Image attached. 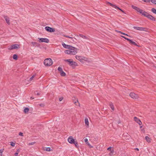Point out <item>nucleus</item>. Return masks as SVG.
Returning <instances> with one entry per match:
<instances>
[{
  "label": "nucleus",
  "instance_id": "nucleus-1",
  "mask_svg": "<svg viewBox=\"0 0 156 156\" xmlns=\"http://www.w3.org/2000/svg\"><path fill=\"white\" fill-rule=\"evenodd\" d=\"M132 6L133 8L135 9L140 13L142 15L147 17L149 15L148 13L135 6L132 5Z\"/></svg>",
  "mask_w": 156,
  "mask_h": 156
},
{
  "label": "nucleus",
  "instance_id": "nucleus-2",
  "mask_svg": "<svg viewBox=\"0 0 156 156\" xmlns=\"http://www.w3.org/2000/svg\"><path fill=\"white\" fill-rule=\"evenodd\" d=\"M44 63L46 66H50L52 65L53 62L51 58H48L44 60Z\"/></svg>",
  "mask_w": 156,
  "mask_h": 156
},
{
  "label": "nucleus",
  "instance_id": "nucleus-3",
  "mask_svg": "<svg viewBox=\"0 0 156 156\" xmlns=\"http://www.w3.org/2000/svg\"><path fill=\"white\" fill-rule=\"evenodd\" d=\"M64 61L67 63H68V64L70 66H72L74 65L75 66H77V63L73 61L72 59H68L64 60Z\"/></svg>",
  "mask_w": 156,
  "mask_h": 156
},
{
  "label": "nucleus",
  "instance_id": "nucleus-4",
  "mask_svg": "<svg viewBox=\"0 0 156 156\" xmlns=\"http://www.w3.org/2000/svg\"><path fill=\"white\" fill-rule=\"evenodd\" d=\"M69 49H70L72 55H75L77 53L78 49L76 48L71 46Z\"/></svg>",
  "mask_w": 156,
  "mask_h": 156
},
{
  "label": "nucleus",
  "instance_id": "nucleus-5",
  "mask_svg": "<svg viewBox=\"0 0 156 156\" xmlns=\"http://www.w3.org/2000/svg\"><path fill=\"white\" fill-rule=\"evenodd\" d=\"M20 48V46L19 44H12L10 47H8V49L9 50H11L13 49H16L19 48Z\"/></svg>",
  "mask_w": 156,
  "mask_h": 156
},
{
  "label": "nucleus",
  "instance_id": "nucleus-6",
  "mask_svg": "<svg viewBox=\"0 0 156 156\" xmlns=\"http://www.w3.org/2000/svg\"><path fill=\"white\" fill-rule=\"evenodd\" d=\"M107 4H108L109 5L113 7V8H114L116 9H119L122 12L124 13V11L120 9L119 7H118L117 6H116L115 5L113 4L112 3H111L109 2H107Z\"/></svg>",
  "mask_w": 156,
  "mask_h": 156
},
{
  "label": "nucleus",
  "instance_id": "nucleus-7",
  "mask_svg": "<svg viewBox=\"0 0 156 156\" xmlns=\"http://www.w3.org/2000/svg\"><path fill=\"white\" fill-rule=\"evenodd\" d=\"M39 40L38 41L39 42H45L48 43L49 42V40L46 38H38Z\"/></svg>",
  "mask_w": 156,
  "mask_h": 156
},
{
  "label": "nucleus",
  "instance_id": "nucleus-8",
  "mask_svg": "<svg viewBox=\"0 0 156 156\" xmlns=\"http://www.w3.org/2000/svg\"><path fill=\"white\" fill-rule=\"evenodd\" d=\"M75 58L79 60L81 62H83L85 60L84 58H85L83 57L78 55H76L75 56Z\"/></svg>",
  "mask_w": 156,
  "mask_h": 156
},
{
  "label": "nucleus",
  "instance_id": "nucleus-9",
  "mask_svg": "<svg viewBox=\"0 0 156 156\" xmlns=\"http://www.w3.org/2000/svg\"><path fill=\"white\" fill-rule=\"evenodd\" d=\"M133 28L134 29H136L137 30L140 31H147V29L146 28L139 27H134Z\"/></svg>",
  "mask_w": 156,
  "mask_h": 156
},
{
  "label": "nucleus",
  "instance_id": "nucleus-10",
  "mask_svg": "<svg viewBox=\"0 0 156 156\" xmlns=\"http://www.w3.org/2000/svg\"><path fill=\"white\" fill-rule=\"evenodd\" d=\"M130 96L133 99H137L138 98V96L134 93L131 92L129 94Z\"/></svg>",
  "mask_w": 156,
  "mask_h": 156
},
{
  "label": "nucleus",
  "instance_id": "nucleus-11",
  "mask_svg": "<svg viewBox=\"0 0 156 156\" xmlns=\"http://www.w3.org/2000/svg\"><path fill=\"white\" fill-rule=\"evenodd\" d=\"M121 37H122L124 38L125 39L127 40L128 41H129V43L131 44H132L134 45H136V44L135 42L132 41L131 40H130L127 38H126V37H125L123 36H121Z\"/></svg>",
  "mask_w": 156,
  "mask_h": 156
},
{
  "label": "nucleus",
  "instance_id": "nucleus-12",
  "mask_svg": "<svg viewBox=\"0 0 156 156\" xmlns=\"http://www.w3.org/2000/svg\"><path fill=\"white\" fill-rule=\"evenodd\" d=\"M45 30L47 31L52 32L55 31L54 29L48 27H46L45 28Z\"/></svg>",
  "mask_w": 156,
  "mask_h": 156
},
{
  "label": "nucleus",
  "instance_id": "nucleus-13",
  "mask_svg": "<svg viewBox=\"0 0 156 156\" xmlns=\"http://www.w3.org/2000/svg\"><path fill=\"white\" fill-rule=\"evenodd\" d=\"M68 142L71 144H73L75 141L74 140L72 136H69L68 139Z\"/></svg>",
  "mask_w": 156,
  "mask_h": 156
},
{
  "label": "nucleus",
  "instance_id": "nucleus-14",
  "mask_svg": "<svg viewBox=\"0 0 156 156\" xmlns=\"http://www.w3.org/2000/svg\"><path fill=\"white\" fill-rule=\"evenodd\" d=\"M134 120L136 122L138 123L140 125H141L142 124V123L141 121L136 117H135L134 118Z\"/></svg>",
  "mask_w": 156,
  "mask_h": 156
},
{
  "label": "nucleus",
  "instance_id": "nucleus-15",
  "mask_svg": "<svg viewBox=\"0 0 156 156\" xmlns=\"http://www.w3.org/2000/svg\"><path fill=\"white\" fill-rule=\"evenodd\" d=\"M75 99L73 100L74 103L77 106H80V103L79 102L78 99L77 98H74Z\"/></svg>",
  "mask_w": 156,
  "mask_h": 156
},
{
  "label": "nucleus",
  "instance_id": "nucleus-16",
  "mask_svg": "<svg viewBox=\"0 0 156 156\" xmlns=\"http://www.w3.org/2000/svg\"><path fill=\"white\" fill-rule=\"evenodd\" d=\"M62 45L63 46L64 48H67L68 49H69V47H70L71 46H70V45H67V44H66L63 42H62Z\"/></svg>",
  "mask_w": 156,
  "mask_h": 156
},
{
  "label": "nucleus",
  "instance_id": "nucleus-17",
  "mask_svg": "<svg viewBox=\"0 0 156 156\" xmlns=\"http://www.w3.org/2000/svg\"><path fill=\"white\" fill-rule=\"evenodd\" d=\"M147 18L149 19L152 21H155V18L154 17H153L152 16L150 15L149 14L148 15Z\"/></svg>",
  "mask_w": 156,
  "mask_h": 156
},
{
  "label": "nucleus",
  "instance_id": "nucleus-18",
  "mask_svg": "<svg viewBox=\"0 0 156 156\" xmlns=\"http://www.w3.org/2000/svg\"><path fill=\"white\" fill-rule=\"evenodd\" d=\"M145 139L148 143H151V139L148 136L145 137Z\"/></svg>",
  "mask_w": 156,
  "mask_h": 156
},
{
  "label": "nucleus",
  "instance_id": "nucleus-19",
  "mask_svg": "<svg viewBox=\"0 0 156 156\" xmlns=\"http://www.w3.org/2000/svg\"><path fill=\"white\" fill-rule=\"evenodd\" d=\"M4 18L5 19V20L6 21V23L8 24L9 25L10 24L9 22V17L7 16H5Z\"/></svg>",
  "mask_w": 156,
  "mask_h": 156
},
{
  "label": "nucleus",
  "instance_id": "nucleus-20",
  "mask_svg": "<svg viewBox=\"0 0 156 156\" xmlns=\"http://www.w3.org/2000/svg\"><path fill=\"white\" fill-rule=\"evenodd\" d=\"M84 122H85V123L86 125L87 126H89V122L88 120V119L87 118H86L85 119Z\"/></svg>",
  "mask_w": 156,
  "mask_h": 156
},
{
  "label": "nucleus",
  "instance_id": "nucleus-21",
  "mask_svg": "<svg viewBox=\"0 0 156 156\" xmlns=\"http://www.w3.org/2000/svg\"><path fill=\"white\" fill-rule=\"evenodd\" d=\"M64 52L66 54L71 55V53L69 49H68V50H65L64 51Z\"/></svg>",
  "mask_w": 156,
  "mask_h": 156
},
{
  "label": "nucleus",
  "instance_id": "nucleus-22",
  "mask_svg": "<svg viewBox=\"0 0 156 156\" xmlns=\"http://www.w3.org/2000/svg\"><path fill=\"white\" fill-rule=\"evenodd\" d=\"M43 150L47 151H51V148L49 147H44L43 148Z\"/></svg>",
  "mask_w": 156,
  "mask_h": 156
},
{
  "label": "nucleus",
  "instance_id": "nucleus-23",
  "mask_svg": "<svg viewBox=\"0 0 156 156\" xmlns=\"http://www.w3.org/2000/svg\"><path fill=\"white\" fill-rule=\"evenodd\" d=\"M29 111V109L28 108H26L24 109L23 112L25 113H27Z\"/></svg>",
  "mask_w": 156,
  "mask_h": 156
},
{
  "label": "nucleus",
  "instance_id": "nucleus-24",
  "mask_svg": "<svg viewBox=\"0 0 156 156\" xmlns=\"http://www.w3.org/2000/svg\"><path fill=\"white\" fill-rule=\"evenodd\" d=\"M117 32L119 33H121L122 34H123L124 35H126L127 36H129V35L126 34L125 33H123V32H121V31H118V30H115Z\"/></svg>",
  "mask_w": 156,
  "mask_h": 156
},
{
  "label": "nucleus",
  "instance_id": "nucleus-25",
  "mask_svg": "<svg viewBox=\"0 0 156 156\" xmlns=\"http://www.w3.org/2000/svg\"><path fill=\"white\" fill-rule=\"evenodd\" d=\"M60 73V75L62 76H65L66 75V73H65L63 71H61L60 72V73Z\"/></svg>",
  "mask_w": 156,
  "mask_h": 156
},
{
  "label": "nucleus",
  "instance_id": "nucleus-26",
  "mask_svg": "<svg viewBox=\"0 0 156 156\" xmlns=\"http://www.w3.org/2000/svg\"><path fill=\"white\" fill-rule=\"evenodd\" d=\"M109 106L112 110L114 111V108L113 104L112 103H110L109 104Z\"/></svg>",
  "mask_w": 156,
  "mask_h": 156
},
{
  "label": "nucleus",
  "instance_id": "nucleus-27",
  "mask_svg": "<svg viewBox=\"0 0 156 156\" xmlns=\"http://www.w3.org/2000/svg\"><path fill=\"white\" fill-rule=\"evenodd\" d=\"M13 59L15 60H17L18 56L16 54H14L13 55Z\"/></svg>",
  "mask_w": 156,
  "mask_h": 156
},
{
  "label": "nucleus",
  "instance_id": "nucleus-28",
  "mask_svg": "<svg viewBox=\"0 0 156 156\" xmlns=\"http://www.w3.org/2000/svg\"><path fill=\"white\" fill-rule=\"evenodd\" d=\"M4 149H2L0 150V156H2V153L4 151Z\"/></svg>",
  "mask_w": 156,
  "mask_h": 156
},
{
  "label": "nucleus",
  "instance_id": "nucleus-29",
  "mask_svg": "<svg viewBox=\"0 0 156 156\" xmlns=\"http://www.w3.org/2000/svg\"><path fill=\"white\" fill-rule=\"evenodd\" d=\"M86 143V144L88 146H89V147H90V148H93V147L91 145L90 143L88 142H87Z\"/></svg>",
  "mask_w": 156,
  "mask_h": 156
},
{
  "label": "nucleus",
  "instance_id": "nucleus-30",
  "mask_svg": "<svg viewBox=\"0 0 156 156\" xmlns=\"http://www.w3.org/2000/svg\"><path fill=\"white\" fill-rule=\"evenodd\" d=\"M79 36L80 37H82L83 38L86 39H87V37L84 35H81V34H80L79 35Z\"/></svg>",
  "mask_w": 156,
  "mask_h": 156
},
{
  "label": "nucleus",
  "instance_id": "nucleus-31",
  "mask_svg": "<svg viewBox=\"0 0 156 156\" xmlns=\"http://www.w3.org/2000/svg\"><path fill=\"white\" fill-rule=\"evenodd\" d=\"M31 43L34 46H35L37 44V42H31Z\"/></svg>",
  "mask_w": 156,
  "mask_h": 156
},
{
  "label": "nucleus",
  "instance_id": "nucleus-32",
  "mask_svg": "<svg viewBox=\"0 0 156 156\" xmlns=\"http://www.w3.org/2000/svg\"><path fill=\"white\" fill-rule=\"evenodd\" d=\"M20 151V150L19 149H18L17 150L16 152L14 154V155L15 156H17L19 153Z\"/></svg>",
  "mask_w": 156,
  "mask_h": 156
},
{
  "label": "nucleus",
  "instance_id": "nucleus-33",
  "mask_svg": "<svg viewBox=\"0 0 156 156\" xmlns=\"http://www.w3.org/2000/svg\"><path fill=\"white\" fill-rule=\"evenodd\" d=\"M58 71H59V73H60V72L62 71H63V70H62V68H61L60 67H58Z\"/></svg>",
  "mask_w": 156,
  "mask_h": 156
},
{
  "label": "nucleus",
  "instance_id": "nucleus-34",
  "mask_svg": "<svg viewBox=\"0 0 156 156\" xmlns=\"http://www.w3.org/2000/svg\"><path fill=\"white\" fill-rule=\"evenodd\" d=\"M151 11L154 13L156 14V9L154 8H152L151 9Z\"/></svg>",
  "mask_w": 156,
  "mask_h": 156
},
{
  "label": "nucleus",
  "instance_id": "nucleus-35",
  "mask_svg": "<svg viewBox=\"0 0 156 156\" xmlns=\"http://www.w3.org/2000/svg\"><path fill=\"white\" fill-rule=\"evenodd\" d=\"M35 77L34 76H33L32 77H31L29 79V81H31L33 79V78Z\"/></svg>",
  "mask_w": 156,
  "mask_h": 156
},
{
  "label": "nucleus",
  "instance_id": "nucleus-36",
  "mask_svg": "<svg viewBox=\"0 0 156 156\" xmlns=\"http://www.w3.org/2000/svg\"><path fill=\"white\" fill-rule=\"evenodd\" d=\"M151 1L153 3L156 4V0H151Z\"/></svg>",
  "mask_w": 156,
  "mask_h": 156
},
{
  "label": "nucleus",
  "instance_id": "nucleus-37",
  "mask_svg": "<svg viewBox=\"0 0 156 156\" xmlns=\"http://www.w3.org/2000/svg\"><path fill=\"white\" fill-rule=\"evenodd\" d=\"M35 144V142H33L31 143H30L28 144V145L29 146L32 145L33 144Z\"/></svg>",
  "mask_w": 156,
  "mask_h": 156
},
{
  "label": "nucleus",
  "instance_id": "nucleus-38",
  "mask_svg": "<svg viewBox=\"0 0 156 156\" xmlns=\"http://www.w3.org/2000/svg\"><path fill=\"white\" fill-rule=\"evenodd\" d=\"M73 144H74L75 145V146H76V147H77V146H78V143H77V142L76 141H75L74 142V143Z\"/></svg>",
  "mask_w": 156,
  "mask_h": 156
},
{
  "label": "nucleus",
  "instance_id": "nucleus-39",
  "mask_svg": "<svg viewBox=\"0 0 156 156\" xmlns=\"http://www.w3.org/2000/svg\"><path fill=\"white\" fill-rule=\"evenodd\" d=\"M111 152L110 153V155H112L113 153H114V150H111Z\"/></svg>",
  "mask_w": 156,
  "mask_h": 156
},
{
  "label": "nucleus",
  "instance_id": "nucleus-40",
  "mask_svg": "<svg viewBox=\"0 0 156 156\" xmlns=\"http://www.w3.org/2000/svg\"><path fill=\"white\" fill-rule=\"evenodd\" d=\"M10 144L12 146L14 147L15 144V143L13 142H11Z\"/></svg>",
  "mask_w": 156,
  "mask_h": 156
},
{
  "label": "nucleus",
  "instance_id": "nucleus-41",
  "mask_svg": "<svg viewBox=\"0 0 156 156\" xmlns=\"http://www.w3.org/2000/svg\"><path fill=\"white\" fill-rule=\"evenodd\" d=\"M19 135L20 136H23V133L22 132H20L19 134Z\"/></svg>",
  "mask_w": 156,
  "mask_h": 156
},
{
  "label": "nucleus",
  "instance_id": "nucleus-42",
  "mask_svg": "<svg viewBox=\"0 0 156 156\" xmlns=\"http://www.w3.org/2000/svg\"><path fill=\"white\" fill-rule=\"evenodd\" d=\"M63 99V98L62 97H60L59 98V100L60 101H61Z\"/></svg>",
  "mask_w": 156,
  "mask_h": 156
},
{
  "label": "nucleus",
  "instance_id": "nucleus-43",
  "mask_svg": "<svg viewBox=\"0 0 156 156\" xmlns=\"http://www.w3.org/2000/svg\"><path fill=\"white\" fill-rule=\"evenodd\" d=\"M84 141L86 143L88 142V139L87 138H85L84 139Z\"/></svg>",
  "mask_w": 156,
  "mask_h": 156
},
{
  "label": "nucleus",
  "instance_id": "nucleus-44",
  "mask_svg": "<svg viewBox=\"0 0 156 156\" xmlns=\"http://www.w3.org/2000/svg\"><path fill=\"white\" fill-rule=\"evenodd\" d=\"M111 150V147H109L108 148V150Z\"/></svg>",
  "mask_w": 156,
  "mask_h": 156
},
{
  "label": "nucleus",
  "instance_id": "nucleus-45",
  "mask_svg": "<svg viewBox=\"0 0 156 156\" xmlns=\"http://www.w3.org/2000/svg\"><path fill=\"white\" fill-rule=\"evenodd\" d=\"M67 37V38H70V39H73V37H69V36H68V37Z\"/></svg>",
  "mask_w": 156,
  "mask_h": 156
},
{
  "label": "nucleus",
  "instance_id": "nucleus-46",
  "mask_svg": "<svg viewBox=\"0 0 156 156\" xmlns=\"http://www.w3.org/2000/svg\"><path fill=\"white\" fill-rule=\"evenodd\" d=\"M135 150L137 151H138L139 150V149L138 148H136L135 149Z\"/></svg>",
  "mask_w": 156,
  "mask_h": 156
},
{
  "label": "nucleus",
  "instance_id": "nucleus-47",
  "mask_svg": "<svg viewBox=\"0 0 156 156\" xmlns=\"http://www.w3.org/2000/svg\"><path fill=\"white\" fill-rule=\"evenodd\" d=\"M63 36L66 37H68V36H66V35H64Z\"/></svg>",
  "mask_w": 156,
  "mask_h": 156
},
{
  "label": "nucleus",
  "instance_id": "nucleus-48",
  "mask_svg": "<svg viewBox=\"0 0 156 156\" xmlns=\"http://www.w3.org/2000/svg\"><path fill=\"white\" fill-rule=\"evenodd\" d=\"M30 98H31V99H33V98H32V97H31Z\"/></svg>",
  "mask_w": 156,
  "mask_h": 156
}]
</instances>
